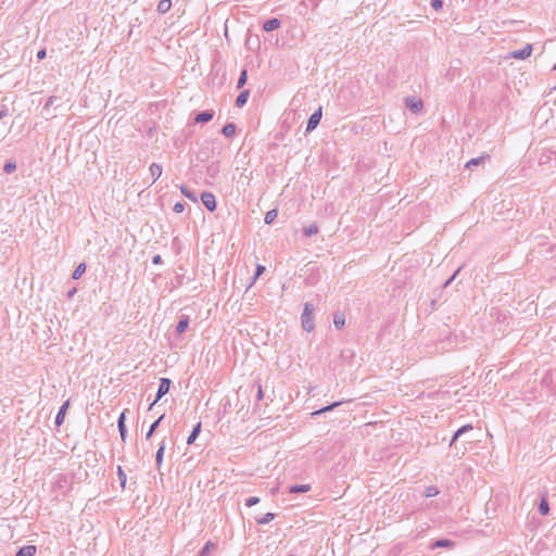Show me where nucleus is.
Wrapping results in <instances>:
<instances>
[{
    "mask_svg": "<svg viewBox=\"0 0 556 556\" xmlns=\"http://www.w3.org/2000/svg\"><path fill=\"white\" fill-rule=\"evenodd\" d=\"M314 306L311 303H305L304 309L301 316L302 327L305 331L311 332L315 328L313 317Z\"/></svg>",
    "mask_w": 556,
    "mask_h": 556,
    "instance_id": "obj_1",
    "label": "nucleus"
},
{
    "mask_svg": "<svg viewBox=\"0 0 556 556\" xmlns=\"http://www.w3.org/2000/svg\"><path fill=\"white\" fill-rule=\"evenodd\" d=\"M172 381L168 378H162L160 381V386L157 389V394L153 403L150 405V408L160 401L167 392L169 391Z\"/></svg>",
    "mask_w": 556,
    "mask_h": 556,
    "instance_id": "obj_2",
    "label": "nucleus"
},
{
    "mask_svg": "<svg viewBox=\"0 0 556 556\" xmlns=\"http://www.w3.org/2000/svg\"><path fill=\"white\" fill-rule=\"evenodd\" d=\"M201 201L203 205L210 211L213 212L216 208V200L213 193L211 192H203L201 194Z\"/></svg>",
    "mask_w": 556,
    "mask_h": 556,
    "instance_id": "obj_3",
    "label": "nucleus"
},
{
    "mask_svg": "<svg viewBox=\"0 0 556 556\" xmlns=\"http://www.w3.org/2000/svg\"><path fill=\"white\" fill-rule=\"evenodd\" d=\"M321 119V108H319L317 111H315L308 118L307 125H306V131L314 130L317 125L319 124Z\"/></svg>",
    "mask_w": 556,
    "mask_h": 556,
    "instance_id": "obj_4",
    "label": "nucleus"
},
{
    "mask_svg": "<svg viewBox=\"0 0 556 556\" xmlns=\"http://www.w3.org/2000/svg\"><path fill=\"white\" fill-rule=\"evenodd\" d=\"M531 53H532V46L527 45L522 49L515 50V51L510 52V56L514 59L525 60V59L529 58L531 55Z\"/></svg>",
    "mask_w": 556,
    "mask_h": 556,
    "instance_id": "obj_5",
    "label": "nucleus"
},
{
    "mask_svg": "<svg viewBox=\"0 0 556 556\" xmlns=\"http://www.w3.org/2000/svg\"><path fill=\"white\" fill-rule=\"evenodd\" d=\"M406 106L413 112L418 113L422 109V101L415 97H408L405 100Z\"/></svg>",
    "mask_w": 556,
    "mask_h": 556,
    "instance_id": "obj_6",
    "label": "nucleus"
},
{
    "mask_svg": "<svg viewBox=\"0 0 556 556\" xmlns=\"http://www.w3.org/2000/svg\"><path fill=\"white\" fill-rule=\"evenodd\" d=\"M117 427H118V431H119V434H121V439L123 442L126 441V437H127V429H126V426H125V413H122L118 417V420H117Z\"/></svg>",
    "mask_w": 556,
    "mask_h": 556,
    "instance_id": "obj_7",
    "label": "nucleus"
},
{
    "mask_svg": "<svg viewBox=\"0 0 556 556\" xmlns=\"http://www.w3.org/2000/svg\"><path fill=\"white\" fill-rule=\"evenodd\" d=\"M70 406V402L66 401L59 409L58 414H56V417H55V425L60 426L63 424L64 421V417H65V414H66V410Z\"/></svg>",
    "mask_w": 556,
    "mask_h": 556,
    "instance_id": "obj_8",
    "label": "nucleus"
},
{
    "mask_svg": "<svg viewBox=\"0 0 556 556\" xmlns=\"http://www.w3.org/2000/svg\"><path fill=\"white\" fill-rule=\"evenodd\" d=\"M280 27V21L278 18H270L263 25V29L267 33L273 31Z\"/></svg>",
    "mask_w": 556,
    "mask_h": 556,
    "instance_id": "obj_9",
    "label": "nucleus"
},
{
    "mask_svg": "<svg viewBox=\"0 0 556 556\" xmlns=\"http://www.w3.org/2000/svg\"><path fill=\"white\" fill-rule=\"evenodd\" d=\"M164 452H165V442L162 441V443L155 454V464H156V467L159 470L161 469L162 464H163Z\"/></svg>",
    "mask_w": 556,
    "mask_h": 556,
    "instance_id": "obj_10",
    "label": "nucleus"
},
{
    "mask_svg": "<svg viewBox=\"0 0 556 556\" xmlns=\"http://www.w3.org/2000/svg\"><path fill=\"white\" fill-rule=\"evenodd\" d=\"M213 115H214L213 112L203 111V112L199 113L194 117V122H197V123H207V122H210L213 118Z\"/></svg>",
    "mask_w": 556,
    "mask_h": 556,
    "instance_id": "obj_11",
    "label": "nucleus"
},
{
    "mask_svg": "<svg viewBox=\"0 0 556 556\" xmlns=\"http://www.w3.org/2000/svg\"><path fill=\"white\" fill-rule=\"evenodd\" d=\"M472 430V426L471 425H465L463 427H460L453 435L452 440H451V443L450 445L452 446L454 444V442L460 438L464 433L468 432Z\"/></svg>",
    "mask_w": 556,
    "mask_h": 556,
    "instance_id": "obj_12",
    "label": "nucleus"
},
{
    "mask_svg": "<svg viewBox=\"0 0 556 556\" xmlns=\"http://www.w3.org/2000/svg\"><path fill=\"white\" fill-rule=\"evenodd\" d=\"M36 553L35 545H27L18 549L15 556H34Z\"/></svg>",
    "mask_w": 556,
    "mask_h": 556,
    "instance_id": "obj_13",
    "label": "nucleus"
},
{
    "mask_svg": "<svg viewBox=\"0 0 556 556\" xmlns=\"http://www.w3.org/2000/svg\"><path fill=\"white\" fill-rule=\"evenodd\" d=\"M149 169H150V174L153 178V182L161 177V175H162V166L161 165L153 163V164H151Z\"/></svg>",
    "mask_w": 556,
    "mask_h": 556,
    "instance_id": "obj_14",
    "label": "nucleus"
},
{
    "mask_svg": "<svg viewBox=\"0 0 556 556\" xmlns=\"http://www.w3.org/2000/svg\"><path fill=\"white\" fill-rule=\"evenodd\" d=\"M333 325L338 329H342L345 325V317L343 313H336L333 315Z\"/></svg>",
    "mask_w": 556,
    "mask_h": 556,
    "instance_id": "obj_15",
    "label": "nucleus"
},
{
    "mask_svg": "<svg viewBox=\"0 0 556 556\" xmlns=\"http://www.w3.org/2000/svg\"><path fill=\"white\" fill-rule=\"evenodd\" d=\"M188 326H189V317L182 316L176 327L177 333L181 334L182 332H185L186 329L188 328Z\"/></svg>",
    "mask_w": 556,
    "mask_h": 556,
    "instance_id": "obj_16",
    "label": "nucleus"
},
{
    "mask_svg": "<svg viewBox=\"0 0 556 556\" xmlns=\"http://www.w3.org/2000/svg\"><path fill=\"white\" fill-rule=\"evenodd\" d=\"M215 548L216 545L213 542L208 541L205 543L199 556H212V553L215 551Z\"/></svg>",
    "mask_w": 556,
    "mask_h": 556,
    "instance_id": "obj_17",
    "label": "nucleus"
},
{
    "mask_svg": "<svg viewBox=\"0 0 556 556\" xmlns=\"http://www.w3.org/2000/svg\"><path fill=\"white\" fill-rule=\"evenodd\" d=\"M249 94H250L249 90L241 91L240 94L236 99V105L238 108H242L247 103Z\"/></svg>",
    "mask_w": 556,
    "mask_h": 556,
    "instance_id": "obj_18",
    "label": "nucleus"
},
{
    "mask_svg": "<svg viewBox=\"0 0 556 556\" xmlns=\"http://www.w3.org/2000/svg\"><path fill=\"white\" fill-rule=\"evenodd\" d=\"M311 490L309 484H295L289 488L290 493H305Z\"/></svg>",
    "mask_w": 556,
    "mask_h": 556,
    "instance_id": "obj_19",
    "label": "nucleus"
},
{
    "mask_svg": "<svg viewBox=\"0 0 556 556\" xmlns=\"http://www.w3.org/2000/svg\"><path fill=\"white\" fill-rule=\"evenodd\" d=\"M170 7H172L170 0H161L157 4V12L160 14H165L166 12L169 11Z\"/></svg>",
    "mask_w": 556,
    "mask_h": 556,
    "instance_id": "obj_20",
    "label": "nucleus"
},
{
    "mask_svg": "<svg viewBox=\"0 0 556 556\" xmlns=\"http://www.w3.org/2000/svg\"><path fill=\"white\" fill-rule=\"evenodd\" d=\"M201 431V422H198L197 426L191 431L190 435L187 438V444H192L198 438Z\"/></svg>",
    "mask_w": 556,
    "mask_h": 556,
    "instance_id": "obj_21",
    "label": "nucleus"
},
{
    "mask_svg": "<svg viewBox=\"0 0 556 556\" xmlns=\"http://www.w3.org/2000/svg\"><path fill=\"white\" fill-rule=\"evenodd\" d=\"M549 511V505L545 496H542L541 502L539 504V513L543 516L547 515Z\"/></svg>",
    "mask_w": 556,
    "mask_h": 556,
    "instance_id": "obj_22",
    "label": "nucleus"
},
{
    "mask_svg": "<svg viewBox=\"0 0 556 556\" xmlns=\"http://www.w3.org/2000/svg\"><path fill=\"white\" fill-rule=\"evenodd\" d=\"M222 132L224 136L226 137H232L236 132V125L232 124V123H228L226 124L223 129H222Z\"/></svg>",
    "mask_w": 556,
    "mask_h": 556,
    "instance_id": "obj_23",
    "label": "nucleus"
},
{
    "mask_svg": "<svg viewBox=\"0 0 556 556\" xmlns=\"http://www.w3.org/2000/svg\"><path fill=\"white\" fill-rule=\"evenodd\" d=\"M342 403H343V401L334 402V403H332V404H330V405H328V406H325V407H323V408H320V409H318V410L314 412V413H313V415H320V414H324V413H326V412H330V410H332L334 407L340 406Z\"/></svg>",
    "mask_w": 556,
    "mask_h": 556,
    "instance_id": "obj_24",
    "label": "nucleus"
},
{
    "mask_svg": "<svg viewBox=\"0 0 556 556\" xmlns=\"http://www.w3.org/2000/svg\"><path fill=\"white\" fill-rule=\"evenodd\" d=\"M317 232H318V226L315 223H313L309 226L304 228V235L306 237H311L313 235H316Z\"/></svg>",
    "mask_w": 556,
    "mask_h": 556,
    "instance_id": "obj_25",
    "label": "nucleus"
},
{
    "mask_svg": "<svg viewBox=\"0 0 556 556\" xmlns=\"http://www.w3.org/2000/svg\"><path fill=\"white\" fill-rule=\"evenodd\" d=\"M264 271H265V266H263V265H260V264H258V265L256 266L255 274H254V276H253V277H252V279H251V282H250V285H249V288H250V287H252V286L255 283L256 279H257V278H258V277H260Z\"/></svg>",
    "mask_w": 556,
    "mask_h": 556,
    "instance_id": "obj_26",
    "label": "nucleus"
},
{
    "mask_svg": "<svg viewBox=\"0 0 556 556\" xmlns=\"http://www.w3.org/2000/svg\"><path fill=\"white\" fill-rule=\"evenodd\" d=\"M276 217H277V211L270 210L265 214L264 222H265V224L270 225L276 219Z\"/></svg>",
    "mask_w": 556,
    "mask_h": 556,
    "instance_id": "obj_27",
    "label": "nucleus"
},
{
    "mask_svg": "<svg viewBox=\"0 0 556 556\" xmlns=\"http://www.w3.org/2000/svg\"><path fill=\"white\" fill-rule=\"evenodd\" d=\"M164 418V415H162L157 420H155L151 426H150V429L149 431L147 432L146 434V439L149 440L153 432L155 431V429L157 428V426L160 425L161 420Z\"/></svg>",
    "mask_w": 556,
    "mask_h": 556,
    "instance_id": "obj_28",
    "label": "nucleus"
},
{
    "mask_svg": "<svg viewBox=\"0 0 556 556\" xmlns=\"http://www.w3.org/2000/svg\"><path fill=\"white\" fill-rule=\"evenodd\" d=\"M86 271V265L80 263L73 273V279H78Z\"/></svg>",
    "mask_w": 556,
    "mask_h": 556,
    "instance_id": "obj_29",
    "label": "nucleus"
},
{
    "mask_svg": "<svg viewBox=\"0 0 556 556\" xmlns=\"http://www.w3.org/2000/svg\"><path fill=\"white\" fill-rule=\"evenodd\" d=\"M275 518V514L267 513L262 518L256 519L260 525H267Z\"/></svg>",
    "mask_w": 556,
    "mask_h": 556,
    "instance_id": "obj_30",
    "label": "nucleus"
},
{
    "mask_svg": "<svg viewBox=\"0 0 556 556\" xmlns=\"http://www.w3.org/2000/svg\"><path fill=\"white\" fill-rule=\"evenodd\" d=\"M180 191H181V193H182L186 198H188V199H190V200H192V201L197 202V195H195V193H194V192H192V191H190L187 187L181 186V187H180Z\"/></svg>",
    "mask_w": 556,
    "mask_h": 556,
    "instance_id": "obj_31",
    "label": "nucleus"
},
{
    "mask_svg": "<svg viewBox=\"0 0 556 556\" xmlns=\"http://www.w3.org/2000/svg\"><path fill=\"white\" fill-rule=\"evenodd\" d=\"M484 159V156L471 159L466 163V167L471 168L472 166H478L479 164L483 163Z\"/></svg>",
    "mask_w": 556,
    "mask_h": 556,
    "instance_id": "obj_32",
    "label": "nucleus"
},
{
    "mask_svg": "<svg viewBox=\"0 0 556 556\" xmlns=\"http://www.w3.org/2000/svg\"><path fill=\"white\" fill-rule=\"evenodd\" d=\"M439 494V489L434 485H430L426 488L425 490V496L426 497H432Z\"/></svg>",
    "mask_w": 556,
    "mask_h": 556,
    "instance_id": "obj_33",
    "label": "nucleus"
},
{
    "mask_svg": "<svg viewBox=\"0 0 556 556\" xmlns=\"http://www.w3.org/2000/svg\"><path fill=\"white\" fill-rule=\"evenodd\" d=\"M117 475H118V479H119L121 485L123 488H125V484H126V481H127V477H126V473L124 472V470H123V468L121 466L117 467Z\"/></svg>",
    "mask_w": 556,
    "mask_h": 556,
    "instance_id": "obj_34",
    "label": "nucleus"
},
{
    "mask_svg": "<svg viewBox=\"0 0 556 556\" xmlns=\"http://www.w3.org/2000/svg\"><path fill=\"white\" fill-rule=\"evenodd\" d=\"M247 79H248V73L245 70H243L239 76L237 87L242 88L244 86V84L247 83Z\"/></svg>",
    "mask_w": 556,
    "mask_h": 556,
    "instance_id": "obj_35",
    "label": "nucleus"
},
{
    "mask_svg": "<svg viewBox=\"0 0 556 556\" xmlns=\"http://www.w3.org/2000/svg\"><path fill=\"white\" fill-rule=\"evenodd\" d=\"M15 169H16V164L14 162H7L4 164L3 170L7 174H10V173L14 172Z\"/></svg>",
    "mask_w": 556,
    "mask_h": 556,
    "instance_id": "obj_36",
    "label": "nucleus"
},
{
    "mask_svg": "<svg viewBox=\"0 0 556 556\" xmlns=\"http://www.w3.org/2000/svg\"><path fill=\"white\" fill-rule=\"evenodd\" d=\"M258 503H260V498H258V497H256V496H252V497H249V498L247 500L245 505H247L248 507H252V506H254V505H256V504H258Z\"/></svg>",
    "mask_w": 556,
    "mask_h": 556,
    "instance_id": "obj_37",
    "label": "nucleus"
},
{
    "mask_svg": "<svg viewBox=\"0 0 556 556\" xmlns=\"http://www.w3.org/2000/svg\"><path fill=\"white\" fill-rule=\"evenodd\" d=\"M452 542L448 540H439L434 543L435 547H444V546H451Z\"/></svg>",
    "mask_w": 556,
    "mask_h": 556,
    "instance_id": "obj_38",
    "label": "nucleus"
},
{
    "mask_svg": "<svg viewBox=\"0 0 556 556\" xmlns=\"http://www.w3.org/2000/svg\"><path fill=\"white\" fill-rule=\"evenodd\" d=\"M184 210H185V205H184L182 203H180V202H177V203L174 205V207H173V211H174L175 213H178V214H179V213H182V212H184Z\"/></svg>",
    "mask_w": 556,
    "mask_h": 556,
    "instance_id": "obj_39",
    "label": "nucleus"
},
{
    "mask_svg": "<svg viewBox=\"0 0 556 556\" xmlns=\"http://www.w3.org/2000/svg\"><path fill=\"white\" fill-rule=\"evenodd\" d=\"M431 5H432L435 10H438V9H441V8H442L443 2H442V0H431Z\"/></svg>",
    "mask_w": 556,
    "mask_h": 556,
    "instance_id": "obj_40",
    "label": "nucleus"
},
{
    "mask_svg": "<svg viewBox=\"0 0 556 556\" xmlns=\"http://www.w3.org/2000/svg\"><path fill=\"white\" fill-rule=\"evenodd\" d=\"M460 268H458L453 276H451V278L445 282V287H447L454 279L455 277L457 276V274L459 273Z\"/></svg>",
    "mask_w": 556,
    "mask_h": 556,
    "instance_id": "obj_41",
    "label": "nucleus"
},
{
    "mask_svg": "<svg viewBox=\"0 0 556 556\" xmlns=\"http://www.w3.org/2000/svg\"><path fill=\"white\" fill-rule=\"evenodd\" d=\"M37 58H38L39 60L45 59V58H46V50H45V49L39 50V51L37 52Z\"/></svg>",
    "mask_w": 556,
    "mask_h": 556,
    "instance_id": "obj_42",
    "label": "nucleus"
},
{
    "mask_svg": "<svg viewBox=\"0 0 556 556\" xmlns=\"http://www.w3.org/2000/svg\"><path fill=\"white\" fill-rule=\"evenodd\" d=\"M56 98L55 97H50L46 103V106H50V105H53L54 102H55Z\"/></svg>",
    "mask_w": 556,
    "mask_h": 556,
    "instance_id": "obj_43",
    "label": "nucleus"
},
{
    "mask_svg": "<svg viewBox=\"0 0 556 556\" xmlns=\"http://www.w3.org/2000/svg\"><path fill=\"white\" fill-rule=\"evenodd\" d=\"M161 262H162V258L160 255L153 256V258H152L153 264H160Z\"/></svg>",
    "mask_w": 556,
    "mask_h": 556,
    "instance_id": "obj_44",
    "label": "nucleus"
},
{
    "mask_svg": "<svg viewBox=\"0 0 556 556\" xmlns=\"http://www.w3.org/2000/svg\"><path fill=\"white\" fill-rule=\"evenodd\" d=\"M257 399H258V400H262V399H263V390H262V387H261V386H258Z\"/></svg>",
    "mask_w": 556,
    "mask_h": 556,
    "instance_id": "obj_45",
    "label": "nucleus"
},
{
    "mask_svg": "<svg viewBox=\"0 0 556 556\" xmlns=\"http://www.w3.org/2000/svg\"><path fill=\"white\" fill-rule=\"evenodd\" d=\"M5 116V111H0V119Z\"/></svg>",
    "mask_w": 556,
    "mask_h": 556,
    "instance_id": "obj_46",
    "label": "nucleus"
},
{
    "mask_svg": "<svg viewBox=\"0 0 556 556\" xmlns=\"http://www.w3.org/2000/svg\"><path fill=\"white\" fill-rule=\"evenodd\" d=\"M75 291H76L75 289L71 290V291L68 292V298L73 296V294L75 293Z\"/></svg>",
    "mask_w": 556,
    "mask_h": 556,
    "instance_id": "obj_47",
    "label": "nucleus"
},
{
    "mask_svg": "<svg viewBox=\"0 0 556 556\" xmlns=\"http://www.w3.org/2000/svg\"><path fill=\"white\" fill-rule=\"evenodd\" d=\"M553 70L556 71V64L553 66Z\"/></svg>",
    "mask_w": 556,
    "mask_h": 556,
    "instance_id": "obj_48",
    "label": "nucleus"
},
{
    "mask_svg": "<svg viewBox=\"0 0 556 556\" xmlns=\"http://www.w3.org/2000/svg\"><path fill=\"white\" fill-rule=\"evenodd\" d=\"M289 556H294V555H289Z\"/></svg>",
    "mask_w": 556,
    "mask_h": 556,
    "instance_id": "obj_49",
    "label": "nucleus"
}]
</instances>
